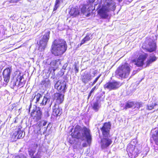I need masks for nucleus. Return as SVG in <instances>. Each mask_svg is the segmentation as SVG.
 I'll use <instances>...</instances> for the list:
<instances>
[{
	"label": "nucleus",
	"instance_id": "nucleus-46",
	"mask_svg": "<svg viewBox=\"0 0 158 158\" xmlns=\"http://www.w3.org/2000/svg\"><path fill=\"white\" fill-rule=\"evenodd\" d=\"M16 122H16V120H15V121H14V123H16Z\"/></svg>",
	"mask_w": 158,
	"mask_h": 158
},
{
	"label": "nucleus",
	"instance_id": "nucleus-44",
	"mask_svg": "<svg viewBox=\"0 0 158 158\" xmlns=\"http://www.w3.org/2000/svg\"><path fill=\"white\" fill-rule=\"evenodd\" d=\"M31 107V105H30V106H29V112L30 111V109Z\"/></svg>",
	"mask_w": 158,
	"mask_h": 158
},
{
	"label": "nucleus",
	"instance_id": "nucleus-6",
	"mask_svg": "<svg viewBox=\"0 0 158 158\" xmlns=\"http://www.w3.org/2000/svg\"><path fill=\"white\" fill-rule=\"evenodd\" d=\"M122 85V83L120 82L115 80L112 81H109L105 84L103 87L105 89H107L110 91L116 90L118 89Z\"/></svg>",
	"mask_w": 158,
	"mask_h": 158
},
{
	"label": "nucleus",
	"instance_id": "nucleus-14",
	"mask_svg": "<svg viewBox=\"0 0 158 158\" xmlns=\"http://www.w3.org/2000/svg\"><path fill=\"white\" fill-rule=\"evenodd\" d=\"M106 6H102V7L99 9L98 11V14L99 15L102 19H106L108 15L107 12L109 11V9L105 7Z\"/></svg>",
	"mask_w": 158,
	"mask_h": 158
},
{
	"label": "nucleus",
	"instance_id": "nucleus-18",
	"mask_svg": "<svg viewBox=\"0 0 158 158\" xmlns=\"http://www.w3.org/2000/svg\"><path fill=\"white\" fill-rule=\"evenodd\" d=\"M69 13L71 16L75 17L79 14L80 11L77 6L72 7L70 9Z\"/></svg>",
	"mask_w": 158,
	"mask_h": 158
},
{
	"label": "nucleus",
	"instance_id": "nucleus-47",
	"mask_svg": "<svg viewBox=\"0 0 158 158\" xmlns=\"http://www.w3.org/2000/svg\"><path fill=\"white\" fill-rule=\"evenodd\" d=\"M109 1L110 0H106V1Z\"/></svg>",
	"mask_w": 158,
	"mask_h": 158
},
{
	"label": "nucleus",
	"instance_id": "nucleus-27",
	"mask_svg": "<svg viewBox=\"0 0 158 158\" xmlns=\"http://www.w3.org/2000/svg\"><path fill=\"white\" fill-rule=\"evenodd\" d=\"M60 3L59 2L56 0L54 6L53 8V11H55L57 10V9L60 6Z\"/></svg>",
	"mask_w": 158,
	"mask_h": 158
},
{
	"label": "nucleus",
	"instance_id": "nucleus-16",
	"mask_svg": "<svg viewBox=\"0 0 158 158\" xmlns=\"http://www.w3.org/2000/svg\"><path fill=\"white\" fill-rule=\"evenodd\" d=\"M54 98L56 100V103L55 106L56 105V104L59 105L63 102L64 99V95L60 93H56L54 94Z\"/></svg>",
	"mask_w": 158,
	"mask_h": 158
},
{
	"label": "nucleus",
	"instance_id": "nucleus-4",
	"mask_svg": "<svg viewBox=\"0 0 158 158\" xmlns=\"http://www.w3.org/2000/svg\"><path fill=\"white\" fill-rule=\"evenodd\" d=\"M126 150L130 158H135L139 153V150L135 145L129 143L127 146Z\"/></svg>",
	"mask_w": 158,
	"mask_h": 158
},
{
	"label": "nucleus",
	"instance_id": "nucleus-23",
	"mask_svg": "<svg viewBox=\"0 0 158 158\" xmlns=\"http://www.w3.org/2000/svg\"><path fill=\"white\" fill-rule=\"evenodd\" d=\"M91 38L89 36V35L87 34L82 39L81 43L78 46H81L82 45L85 43L86 41L90 40Z\"/></svg>",
	"mask_w": 158,
	"mask_h": 158
},
{
	"label": "nucleus",
	"instance_id": "nucleus-41",
	"mask_svg": "<svg viewBox=\"0 0 158 158\" xmlns=\"http://www.w3.org/2000/svg\"><path fill=\"white\" fill-rule=\"evenodd\" d=\"M113 7L114 8V10L115 9V3H114V4L113 6Z\"/></svg>",
	"mask_w": 158,
	"mask_h": 158
},
{
	"label": "nucleus",
	"instance_id": "nucleus-20",
	"mask_svg": "<svg viewBox=\"0 0 158 158\" xmlns=\"http://www.w3.org/2000/svg\"><path fill=\"white\" fill-rule=\"evenodd\" d=\"M157 59V57L154 55H150L149 58L146 62V66H148L150 64L156 61Z\"/></svg>",
	"mask_w": 158,
	"mask_h": 158
},
{
	"label": "nucleus",
	"instance_id": "nucleus-38",
	"mask_svg": "<svg viewBox=\"0 0 158 158\" xmlns=\"http://www.w3.org/2000/svg\"><path fill=\"white\" fill-rule=\"evenodd\" d=\"M96 86H95L94 87H93L92 89H91V90L90 91H91V92L93 93L94 92V90H95V89H96Z\"/></svg>",
	"mask_w": 158,
	"mask_h": 158
},
{
	"label": "nucleus",
	"instance_id": "nucleus-42",
	"mask_svg": "<svg viewBox=\"0 0 158 158\" xmlns=\"http://www.w3.org/2000/svg\"><path fill=\"white\" fill-rule=\"evenodd\" d=\"M69 143H70L71 144H73V141H71V140H69Z\"/></svg>",
	"mask_w": 158,
	"mask_h": 158
},
{
	"label": "nucleus",
	"instance_id": "nucleus-13",
	"mask_svg": "<svg viewBox=\"0 0 158 158\" xmlns=\"http://www.w3.org/2000/svg\"><path fill=\"white\" fill-rule=\"evenodd\" d=\"M12 72L11 67L7 68L4 70L2 75L4 81L6 83H7L9 82Z\"/></svg>",
	"mask_w": 158,
	"mask_h": 158
},
{
	"label": "nucleus",
	"instance_id": "nucleus-43",
	"mask_svg": "<svg viewBox=\"0 0 158 158\" xmlns=\"http://www.w3.org/2000/svg\"><path fill=\"white\" fill-rule=\"evenodd\" d=\"M14 158H21L19 156H16Z\"/></svg>",
	"mask_w": 158,
	"mask_h": 158
},
{
	"label": "nucleus",
	"instance_id": "nucleus-36",
	"mask_svg": "<svg viewBox=\"0 0 158 158\" xmlns=\"http://www.w3.org/2000/svg\"><path fill=\"white\" fill-rule=\"evenodd\" d=\"M112 3L109 2H106V5L108 7H109L110 6L112 5Z\"/></svg>",
	"mask_w": 158,
	"mask_h": 158
},
{
	"label": "nucleus",
	"instance_id": "nucleus-8",
	"mask_svg": "<svg viewBox=\"0 0 158 158\" xmlns=\"http://www.w3.org/2000/svg\"><path fill=\"white\" fill-rule=\"evenodd\" d=\"M42 115V112L39 107H36L31 110L30 114V117L36 122L41 119Z\"/></svg>",
	"mask_w": 158,
	"mask_h": 158
},
{
	"label": "nucleus",
	"instance_id": "nucleus-15",
	"mask_svg": "<svg viewBox=\"0 0 158 158\" xmlns=\"http://www.w3.org/2000/svg\"><path fill=\"white\" fill-rule=\"evenodd\" d=\"M14 76L13 78L16 79V81L15 82V84L17 83V81H19L18 86L20 87H22L23 86L24 84L23 82H21V80L23 78V76H21V73L19 71H16L14 72Z\"/></svg>",
	"mask_w": 158,
	"mask_h": 158
},
{
	"label": "nucleus",
	"instance_id": "nucleus-29",
	"mask_svg": "<svg viewBox=\"0 0 158 158\" xmlns=\"http://www.w3.org/2000/svg\"><path fill=\"white\" fill-rule=\"evenodd\" d=\"M135 106L134 107V108H137V109H139L140 108L143 106V103L141 102H136L135 103Z\"/></svg>",
	"mask_w": 158,
	"mask_h": 158
},
{
	"label": "nucleus",
	"instance_id": "nucleus-34",
	"mask_svg": "<svg viewBox=\"0 0 158 158\" xmlns=\"http://www.w3.org/2000/svg\"><path fill=\"white\" fill-rule=\"evenodd\" d=\"M101 75V74H100L95 79V80L91 84L92 86H93L97 82L99 78Z\"/></svg>",
	"mask_w": 158,
	"mask_h": 158
},
{
	"label": "nucleus",
	"instance_id": "nucleus-17",
	"mask_svg": "<svg viewBox=\"0 0 158 158\" xmlns=\"http://www.w3.org/2000/svg\"><path fill=\"white\" fill-rule=\"evenodd\" d=\"M148 47L146 49V51L149 52L156 51V45L154 41H152L148 43Z\"/></svg>",
	"mask_w": 158,
	"mask_h": 158
},
{
	"label": "nucleus",
	"instance_id": "nucleus-5",
	"mask_svg": "<svg viewBox=\"0 0 158 158\" xmlns=\"http://www.w3.org/2000/svg\"><path fill=\"white\" fill-rule=\"evenodd\" d=\"M14 127L15 129H13V130L15 131L12 132L11 137V140L12 142H15L17 139H20L23 137V132L21 130V126L20 125H19L14 126Z\"/></svg>",
	"mask_w": 158,
	"mask_h": 158
},
{
	"label": "nucleus",
	"instance_id": "nucleus-12",
	"mask_svg": "<svg viewBox=\"0 0 158 158\" xmlns=\"http://www.w3.org/2000/svg\"><path fill=\"white\" fill-rule=\"evenodd\" d=\"M112 143L111 139H110L108 137H104L101 139L100 141V145L101 148L104 149L107 148Z\"/></svg>",
	"mask_w": 158,
	"mask_h": 158
},
{
	"label": "nucleus",
	"instance_id": "nucleus-32",
	"mask_svg": "<svg viewBox=\"0 0 158 158\" xmlns=\"http://www.w3.org/2000/svg\"><path fill=\"white\" fill-rule=\"evenodd\" d=\"M156 105V103H154V105H148L147 106V109L148 110H151L154 108V106Z\"/></svg>",
	"mask_w": 158,
	"mask_h": 158
},
{
	"label": "nucleus",
	"instance_id": "nucleus-1",
	"mask_svg": "<svg viewBox=\"0 0 158 158\" xmlns=\"http://www.w3.org/2000/svg\"><path fill=\"white\" fill-rule=\"evenodd\" d=\"M72 137L83 140L85 136L87 142L91 141V137L90 135V130L86 127L82 128L78 125H76L73 132L71 134Z\"/></svg>",
	"mask_w": 158,
	"mask_h": 158
},
{
	"label": "nucleus",
	"instance_id": "nucleus-39",
	"mask_svg": "<svg viewBox=\"0 0 158 158\" xmlns=\"http://www.w3.org/2000/svg\"><path fill=\"white\" fill-rule=\"evenodd\" d=\"M47 123V121H44L43 123V126H45Z\"/></svg>",
	"mask_w": 158,
	"mask_h": 158
},
{
	"label": "nucleus",
	"instance_id": "nucleus-2",
	"mask_svg": "<svg viewBox=\"0 0 158 158\" xmlns=\"http://www.w3.org/2000/svg\"><path fill=\"white\" fill-rule=\"evenodd\" d=\"M67 48V45L65 41L61 39H56L52 43L51 52L55 56H58L64 53Z\"/></svg>",
	"mask_w": 158,
	"mask_h": 158
},
{
	"label": "nucleus",
	"instance_id": "nucleus-9",
	"mask_svg": "<svg viewBox=\"0 0 158 158\" xmlns=\"http://www.w3.org/2000/svg\"><path fill=\"white\" fill-rule=\"evenodd\" d=\"M111 124L110 122H105L103 124L102 127L100 128L103 137H110V131L111 129Z\"/></svg>",
	"mask_w": 158,
	"mask_h": 158
},
{
	"label": "nucleus",
	"instance_id": "nucleus-31",
	"mask_svg": "<svg viewBox=\"0 0 158 158\" xmlns=\"http://www.w3.org/2000/svg\"><path fill=\"white\" fill-rule=\"evenodd\" d=\"M49 83V81H46L45 80H43L41 82V84L42 85H44L45 86H47Z\"/></svg>",
	"mask_w": 158,
	"mask_h": 158
},
{
	"label": "nucleus",
	"instance_id": "nucleus-26",
	"mask_svg": "<svg viewBox=\"0 0 158 158\" xmlns=\"http://www.w3.org/2000/svg\"><path fill=\"white\" fill-rule=\"evenodd\" d=\"M60 59H57L52 60L50 63V64L53 66H57L58 64H60Z\"/></svg>",
	"mask_w": 158,
	"mask_h": 158
},
{
	"label": "nucleus",
	"instance_id": "nucleus-21",
	"mask_svg": "<svg viewBox=\"0 0 158 158\" xmlns=\"http://www.w3.org/2000/svg\"><path fill=\"white\" fill-rule=\"evenodd\" d=\"M62 109L59 107L57 108H55L53 109L52 111V114L54 116L57 117L60 116L62 114Z\"/></svg>",
	"mask_w": 158,
	"mask_h": 158
},
{
	"label": "nucleus",
	"instance_id": "nucleus-25",
	"mask_svg": "<svg viewBox=\"0 0 158 158\" xmlns=\"http://www.w3.org/2000/svg\"><path fill=\"white\" fill-rule=\"evenodd\" d=\"M99 107L100 106L98 101L93 103V105L92 106V108L95 111H98Z\"/></svg>",
	"mask_w": 158,
	"mask_h": 158
},
{
	"label": "nucleus",
	"instance_id": "nucleus-7",
	"mask_svg": "<svg viewBox=\"0 0 158 158\" xmlns=\"http://www.w3.org/2000/svg\"><path fill=\"white\" fill-rule=\"evenodd\" d=\"M50 31H48L39 41V47L42 51H44L46 47L50 37Z\"/></svg>",
	"mask_w": 158,
	"mask_h": 158
},
{
	"label": "nucleus",
	"instance_id": "nucleus-37",
	"mask_svg": "<svg viewBox=\"0 0 158 158\" xmlns=\"http://www.w3.org/2000/svg\"><path fill=\"white\" fill-rule=\"evenodd\" d=\"M74 69H75V73H77L78 72V68L77 67L76 65H75L74 67Z\"/></svg>",
	"mask_w": 158,
	"mask_h": 158
},
{
	"label": "nucleus",
	"instance_id": "nucleus-10",
	"mask_svg": "<svg viewBox=\"0 0 158 158\" xmlns=\"http://www.w3.org/2000/svg\"><path fill=\"white\" fill-rule=\"evenodd\" d=\"M148 55L147 53L141 54L139 55L137 60L134 59L132 60V63H135V64L137 67H142L144 64V61L146 59Z\"/></svg>",
	"mask_w": 158,
	"mask_h": 158
},
{
	"label": "nucleus",
	"instance_id": "nucleus-3",
	"mask_svg": "<svg viewBox=\"0 0 158 158\" xmlns=\"http://www.w3.org/2000/svg\"><path fill=\"white\" fill-rule=\"evenodd\" d=\"M131 69L130 65L125 63L119 66L115 71V76L121 79H126L129 76Z\"/></svg>",
	"mask_w": 158,
	"mask_h": 158
},
{
	"label": "nucleus",
	"instance_id": "nucleus-19",
	"mask_svg": "<svg viewBox=\"0 0 158 158\" xmlns=\"http://www.w3.org/2000/svg\"><path fill=\"white\" fill-rule=\"evenodd\" d=\"M92 79L91 76L88 73H84L81 76V80L82 82L85 84L90 81Z\"/></svg>",
	"mask_w": 158,
	"mask_h": 158
},
{
	"label": "nucleus",
	"instance_id": "nucleus-45",
	"mask_svg": "<svg viewBox=\"0 0 158 158\" xmlns=\"http://www.w3.org/2000/svg\"><path fill=\"white\" fill-rule=\"evenodd\" d=\"M123 0H118V2H121Z\"/></svg>",
	"mask_w": 158,
	"mask_h": 158
},
{
	"label": "nucleus",
	"instance_id": "nucleus-28",
	"mask_svg": "<svg viewBox=\"0 0 158 158\" xmlns=\"http://www.w3.org/2000/svg\"><path fill=\"white\" fill-rule=\"evenodd\" d=\"M35 97H36V101L35 103H37L39 101L40 98H42V95L40 93H37V94L35 95L33 99H34Z\"/></svg>",
	"mask_w": 158,
	"mask_h": 158
},
{
	"label": "nucleus",
	"instance_id": "nucleus-33",
	"mask_svg": "<svg viewBox=\"0 0 158 158\" xmlns=\"http://www.w3.org/2000/svg\"><path fill=\"white\" fill-rule=\"evenodd\" d=\"M35 152L34 151L32 150L29 152V155L31 156L32 158H35L36 157L34 156V154Z\"/></svg>",
	"mask_w": 158,
	"mask_h": 158
},
{
	"label": "nucleus",
	"instance_id": "nucleus-40",
	"mask_svg": "<svg viewBox=\"0 0 158 158\" xmlns=\"http://www.w3.org/2000/svg\"><path fill=\"white\" fill-rule=\"evenodd\" d=\"M92 93H93L92 92H91V91L90 92H89V94L88 98H87L88 99H89V97L91 95V94H92Z\"/></svg>",
	"mask_w": 158,
	"mask_h": 158
},
{
	"label": "nucleus",
	"instance_id": "nucleus-22",
	"mask_svg": "<svg viewBox=\"0 0 158 158\" xmlns=\"http://www.w3.org/2000/svg\"><path fill=\"white\" fill-rule=\"evenodd\" d=\"M155 132V133L152 135V138L154 141L155 144L158 145V130H156Z\"/></svg>",
	"mask_w": 158,
	"mask_h": 158
},
{
	"label": "nucleus",
	"instance_id": "nucleus-11",
	"mask_svg": "<svg viewBox=\"0 0 158 158\" xmlns=\"http://www.w3.org/2000/svg\"><path fill=\"white\" fill-rule=\"evenodd\" d=\"M55 87L60 93H64L67 89L66 83L64 81H56L55 85Z\"/></svg>",
	"mask_w": 158,
	"mask_h": 158
},
{
	"label": "nucleus",
	"instance_id": "nucleus-24",
	"mask_svg": "<svg viewBox=\"0 0 158 158\" xmlns=\"http://www.w3.org/2000/svg\"><path fill=\"white\" fill-rule=\"evenodd\" d=\"M135 105L134 101H128L126 103L124 109L126 110L128 108H132Z\"/></svg>",
	"mask_w": 158,
	"mask_h": 158
},
{
	"label": "nucleus",
	"instance_id": "nucleus-35",
	"mask_svg": "<svg viewBox=\"0 0 158 158\" xmlns=\"http://www.w3.org/2000/svg\"><path fill=\"white\" fill-rule=\"evenodd\" d=\"M19 0H11L9 1L10 3H16L18 2Z\"/></svg>",
	"mask_w": 158,
	"mask_h": 158
},
{
	"label": "nucleus",
	"instance_id": "nucleus-30",
	"mask_svg": "<svg viewBox=\"0 0 158 158\" xmlns=\"http://www.w3.org/2000/svg\"><path fill=\"white\" fill-rule=\"evenodd\" d=\"M48 100V99L47 98L44 96L42 102L40 103V105L41 106H44L46 105L47 103V102Z\"/></svg>",
	"mask_w": 158,
	"mask_h": 158
}]
</instances>
